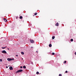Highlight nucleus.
I'll list each match as a JSON object with an SVG mask.
<instances>
[{
  "label": "nucleus",
  "instance_id": "24",
  "mask_svg": "<svg viewBox=\"0 0 76 76\" xmlns=\"http://www.w3.org/2000/svg\"><path fill=\"white\" fill-rule=\"evenodd\" d=\"M12 60H14V58H13L12 59Z\"/></svg>",
  "mask_w": 76,
  "mask_h": 76
},
{
  "label": "nucleus",
  "instance_id": "4",
  "mask_svg": "<svg viewBox=\"0 0 76 76\" xmlns=\"http://www.w3.org/2000/svg\"><path fill=\"white\" fill-rule=\"evenodd\" d=\"M7 60H8V61H11L12 60V59L8 58L7 59Z\"/></svg>",
  "mask_w": 76,
  "mask_h": 76
},
{
  "label": "nucleus",
  "instance_id": "16",
  "mask_svg": "<svg viewBox=\"0 0 76 76\" xmlns=\"http://www.w3.org/2000/svg\"><path fill=\"white\" fill-rule=\"evenodd\" d=\"M36 73H37V75H38V74H39V72H36Z\"/></svg>",
  "mask_w": 76,
  "mask_h": 76
},
{
  "label": "nucleus",
  "instance_id": "31",
  "mask_svg": "<svg viewBox=\"0 0 76 76\" xmlns=\"http://www.w3.org/2000/svg\"><path fill=\"white\" fill-rule=\"evenodd\" d=\"M22 60H23V58H22Z\"/></svg>",
  "mask_w": 76,
  "mask_h": 76
},
{
  "label": "nucleus",
  "instance_id": "21",
  "mask_svg": "<svg viewBox=\"0 0 76 76\" xmlns=\"http://www.w3.org/2000/svg\"><path fill=\"white\" fill-rule=\"evenodd\" d=\"M64 63H66V61H64Z\"/></svg>",
  "mask_w": 76,
  "mask_h": 76
},
{
  "label": "nucleus",
  "instance_id": "11",
  "mask_svg": "<svg viewBox=\"0 0 76 76\" xmlns=\"http://www.w3.org/2000/svg\"><path fill=\"white\" fill-rule=\"evenodd\" d=\"M70 41H71V42H72L73 41V39H71Z\"/></svg>",
  "mask_w": 76,
  "mask_h": 76
},
{
  "label": "nucleus",
  "instance_id": "15",
  "mask_svg": "<svg viewBox=\"0 0 76 76\" xmlns=\"http://www.w3.org/2000/svg\"><path fill=\"white\" fill-rule=\"evenodd\" d=\"M37 15V12H36L35 14H34V15Z\"/></svg>",
  "mask_w": 76,
  "mask_h": 76
},
{
  "label": "nucleus",
  "instance_id": "19",
  "mask_svg": "<svg viewBox=\"0 0 76 76\" xmlns=\"http://www.w3.org/2000/svg\"><path fill=\"white\" fill-rule=\"evenodd\" d=\"M59 76H61V74H60L59 75Z\"/></svg>",
  "mask_w": 76,
  "mask_h": 76
},
{
  "label": "nucleus",
  "instance_id": "2",
  "mask_svg": "<svg viewBox=\"0 0 76 76\" xmlns=\"http://www.w3.org/2000/svg\"><path fill=\"white\" fill-rule=\"evenodd\" d=\"M1 53H4V54H6L7 52L5 50H4L3 51H2Z\"/></svg>",
  "mask_w": 76,
  "mask_h": 76
},
{
  "label": "nucleus",
  "instance_id": "9",
  "mask_svg": "<svg viewBox=\"0 0 76 76\" xmlns=\"http://www.w3.org/2000/svg\"><path fill=\"white\" fill-rule=\"evenodd\" d=\"M52 39H54L55 38V37L53 36L52 37Z\"/></svg>",
  "mask_w": 76,
  "mask_h": 76
},
{
  "label": "nucleus",
  "instance_id": "13",
  "mask_svg": "<svg viewBox=\"0 0 76 76\" xmlns=\"http://www.w3.org/2000/svg\"><path fill=\"white\" fill-rule=\"evenodd\" d=\"M2 49H4L5 48H6V47H2Z\"/></svg>",
  "mask_w": 76,
  "mask_h": 76
},
{
  "label": "nucleus",
  "instance_id": "20",
  "mask_svg": "<svg viewBox=\"0 0 76 76\" xmlns=\"http://www.w3.org/2000/svg\"><path fill=\"white\" fill-rule=\"evenodd\" d=\"M65 73H68V72H67V71H65Z\"/></svg>",
  "mask_w": 76,
  "mask_h": 76
},
{
  "label": "nucleus",
  "instance_id": "32",
  "mask_svg": "<svg viewBox=\"0 0 76 76\" xmlns=\"http://www.w3.org/2000/svg\"><path fill=\"white\" fill-rule=\"evenodd\" d=\"M8 66L9 67V66Z\"/></svg>",
  "mask_w": 76,
  "mask_h": 76
},
{
  "label": "nucleus",
  "instance_id": "23",
  "mask_svg": "<svg viewBox=\"0 0 76 76\" xmlns=\"http://www.w3.org/2000/svg\"><path fill=\"white\" fill-rule=\"evenodd\" d=\"M31 64H33V62H32V61L31 62Z\"/></svg>",
  "mask_w": 76,
  "mask_h": 76
},
{
  "label": "nucleus",
  "instance_id": "8",
  "mask_svg": "<svg viewBox=\"0 0 76 76\" xmlns=\"http://www.w3.org/2000/svg\"><path fill=\"white\" fill-rule=\"evenodd\" d=\"M52 46V45H51V44H50L49 45V47H51Z\"/></svg>",
  "mask_w": 76,
  "mask_h": 76
},
{
  "label": "nucleus",
  "instance_id": "17",
  "mask_svg": "<svg viewBox=\"0 0 76 76\" xmlns=\"http://www.w3.org/2000/svg\"><path fill=\"white\" fill-rule=\"evenodd\" d=\"M2 61V59H0V61Z\"/></svg>",
  "mask_w": 76,
  "mask_h": 76
},
{
  "label": "nucleus",
  "instance_id": "28",
  "mask_svg": "<svg viewBox=\"0 0 76 76\" xmlns=\"http://www.w3.org/2000/svg\"><path fill=\"white\" fill-rule=\"evenodd\" d=\"M16 56L17 57H18V55H16Z\"/></svg>",
  "mask_w": 76,
  "mask_h": 76
},
{
  "label": "nucleus",
  "instance_id": "7",
  "mask_svg": "<svg viewBox=\"0 0 76 76\" xmlns=\"http://www.w3.org/2000/svg\"><path fill=\"white\" fill-rule=\"evenodd\" d=\"M59 24H58V23H57L56 24V26H58Z\"/></svg>",
  "mask_w": 76,
  "mask_h": 76
},
{
  "label": "nucleus",
  "instance_id": "14",
  "mask_svg": "<svg viewBox=\"0 0 76 76\" xmlns=\"http://www.w3.org/2000/svg\"><path fill=\"white\" fill-rule=\"evenodd\" d=\"M23 68H24V69H26V66H23Z\"/></svg>",
  "mask_w": 76,
  "mask_h": 76
},
{
  "label": "nucleus",
  "instance_id": "3",
  "mask_svg": "<svg viewBox=\"0 0 76 76\" xmlns=\"http://www.w3.org/2000/svg\"><path fill=\"white\" fill-rule=\"evenodd\" d=\"M30 41L31 43H34V41L30 39Z\"/></svg>",
  "mask_w": 76,
  "mask_h": 76
},
{
  "label": "nucleus",
  "instance_id": "30",
  "mask_svg": "<svg viewBox=\"0 0 76 76\" xmlns=\"http://www.w3.org/2000/svg\"><path fill=\"white\" fill-rule=\"evenodd\" d=\"M33 16H34V15H33Z\"/></svg>",
  "mask_w": 76,
  "mask_h": 76
},
{
  "label": "nucleus",
  "instance_id": "25",
  "mask_svg": "<svg viewBox=\"0 0 76 76\" xmlns=\"http://www.w3.org/2000/svg\"><path fill=\"white\" fill-rule=\"evenodd\" d=\"M6 68H8V66H7L6 67Z\"/></svg>",
  "mask_w": 76,
  "mask_h": 76
},
{
  "label": "nucleus",
  "instance_id": "22",
  "mask_svg": "<svg viewBox=\"0 0 76 76\" xmlns=\"http://www.w3.org/2000/svg\"><path fill=\"white\" fill-rule=\"evenodd\" d=\"M22 66H21L20 67V69H22Z\"/></svg>",
  "mask_w": 76,
  "mask_h": 76
},
{
  "label": "nucleus",
  "instance_id": "1",
  "mask_svg": "<svg viewBox=\"0 0 76 76\" xmlns=\"http://www.w3.org/2000/svg\"><path fill=\"white\" fill-rule=\"evenodd\" d=\"M23 71V70L22 69H20L18 71H17L16 72V73H19V72H22Z\"/></svg>",
  "mask_w": 76,
  "mask_h": 76
},
{
  "label": "nucleus",
  "instance_id": "27",
  "mask_svg": "<svg viewBox=\"0 0 76 76\" xmlns=\"http://www.w3.org/2000/svg\"><path fill=\"white\" fill-rule=\"evenodd\" d=\"M75 55H76V52L75 53Z\"/></svg>",
  "mask_w": 76,
  "mask_h": 76
},
{
  "label": "nucleus",
  "instance_id": "5",
  "mask_svg": "<svg viewBox=\"0 0 76 76\" xmlns=\"http://www.w3.org/2000/svg\"><path fill=\"white\" fill-rule=\"evenodd\" d=\"M10 70H13V67H12V66H10Z\"/></svg>",
  "mask_w": 76,
  "mask_h": 76
},
{
  "label": "nucleus",
  "instance_id": "29",
  "mask_svg": "<svg viewBox=\"0 0 76 76\" xmlns=\"http://www.w3.org/2000/svg\"><path fill=\"white\" fill-rule=\"evenodd\" d=\"M8 50H9V48H7Z\"/></svg>",
  "mask_w": 76,
  "mask_h": 76
},
{
  "label": "nucleus",
  "instance_id": "12",
  "mask_svg": "<svg viewBox=\"0 0 76 76\" xmlns=\"http://www.w3.org/2000/svg\"><path fill=\"white\" fill-rule=\"evenodd\" d=\"M22 18H23L22 16H20V19H22Z\"/></svg>",
  "mask_w": 76,
  "mask_h": 76
},
{
  "label": "nucleus",
  "instance_id": "10",
  "mask_svg": "<svg viewBox=\"0 0 76 76\" xmlns=\"http://www.w3.org/2000/svg\"><path fill=\"white\" fill-rule=\"evenodd\" d=\"M21 54H22V55H23L24 54V52H21Z\"/></svg>",
  "mask_w": 76,
  "mask_h": 76
},
{
  "label": "nucleus",
  "instance_id": "18",
  "mask_svg": "<svg viewBox=\"0 0 76 76\" xmlns=\"http://www.w3.org/2000/svg\"><path fill=\"white\" fill-rule=\"evenodd\" d=\"M54 54H55L54 53H52V55H54Z\"/></svg>",
  "mask_w": 76,
  "mask_h": 76
},
{
  "label": "nucleus",
  "instance_id": "26",
  "mask_svg": "<svg viewBox=\"0 0 76 76\" xmlns=\"http://www.w3.org/2000/svg\"><path fill=\"white\" fill-rule=\"evenodd\" d=\"M36 53H38V51H36Z\"/></svg>",
  "mask_w": 76,
  "mask_h": 76
},
{
  "label": "nucleus",
  "instance_id": "6",
  "mask_svg": "<svg viewBox=\"0 0 76 76\" xmlns=\"http://www.w3.org/2000/svg\"><path fill=\"white\" fill-rule=\"evenodd\" d=\"M3 19H4V22H7V19L4 18Z\"/></svg>",
  "mask_w": 76,
  "mask_h": 76
}]
</instances>
